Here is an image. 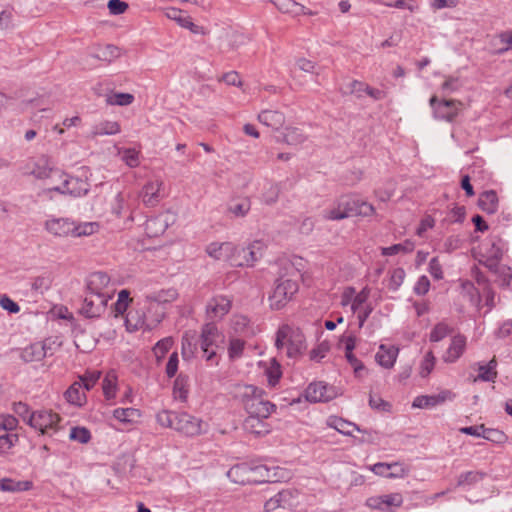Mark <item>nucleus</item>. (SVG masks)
<instances>
[{"label": "nucleus", "instance_id": "obj_53", "mask_svg": "<svg viewBox=\"0 0 512 512\" xmlns=\"http://www.w3.org/2000/svg\"><path fill=\"white\" fill-rule=\"evenodd\" d=\"M69 437L71 440L86 444L91 440V432L85 427L76 426L71 429Z\"/></svg>", "mask_w": 512, "mask_h": 512}, {"label": "nucleus", "instance_id": "obj_26", "mask_svg": "<svg viewBox=\"0 0 512 512\" xmlns=\"http://www.w3.org/2000/svg\"><path fill=\"white\" fill-rule=\"evenodd\" d=\"M258 120L260 123L273 130H279L285 123V116L278 110L266 109L258 114Z\"/></svg>", "mask_w": 512, "mask_h": 512}, {"label": "nucleus", "instance_id": "obj_27", "mask_svg": "<svg viewBox=\"0 0 512 512\" xmlns=\"http://www.w3.org/2000/svg\"><path fill=\"white\" fill-rule=\"evenodd\" d=\"M168 228V221L164 215H157L147 219L145 233L148 237H159Z\"/></svg>", "mask_w": 512, "mask_h": 512}, {"label": "nucleus", "instance_id": "obj_35", "mask_svg": "<svg viewBox=\"0 0 512 512\" xmlns=\"http://www.w3.org/2000/svg\"><path fill=\"white\" fill-rule=\"evenodd\" d=\"M189 378L183 374H179L173 385V396L175 400L186 402L188 398Z\"/></svg>", "mask_w": 512, "mask_h": 512}, {"label": "nucleus", "instance_id": "obj_40", "mask_svg": "<svg viewBox=\"0 0 512 512\" xmlns=\"http://www.w3.org/2000/svg\"><path fill=\"white\" fill-rule=\"evenodd\" d=\"M92 56L98 60L110 63L120 56V50L115 45L107 44L106 46L99 48L98 52Z\"/></svg>", "mask_w": 512, "mask_h": 512}, {"label": "nucleus", "instance_id": "obj_60", "mask_svg": "<svg viewBox=\"0 0 512 512\" xmlns=\"http://www.w3.org/2000/svg\"><path fill=\"white\" fill-rule=\"evenodd\" d=\"M244 346L245 342L243 340L238 338L231 339L228 348L229 357L232 359L241 357L244 351Z\"/></svg>", "mask_w": 512, "mask_h": 512}, {"label": "nucleus", "instance_id": "obj_36", "mask_svg": "<svg viewBox=\"0 0 512 512\" xmlns=\"http://www.w3.org/2000/svg\"><path fill=\"white\" fill-rule=\"evenodd\" d=\"M273 4L282 13L291 14L294 17L300 16L304 6L295 0H272Z\"/></svg>", "mask_w": 512, "mask_h": 512}, {"label": "nucleus", "instance_id": "obj_20", "mask_svg": "<svg viewBox=\"0 0 512 512\" xmlns=\"http://www.w3.org/2000/svg\"><path fill=\"white\" fill-rule=\"evenodd\" d=\"M231 306V299L223 295H217L208 301L206 312L211 319L222 318L229 313Z\"/></svg>", "mask_w": 512, "mask_h": 512}, {"label": "nucleus", "instance_id": "obj_17", "mask_svg": "<svg viewBox=\"0 0 512 512\" xmlns=\"http://www.w3.org/2000/svg\"><path fill=\"white\" fill-rule=\"evenodd\" d=\"M455 398V394L450 390H443L436 395H420L417 396L412 406L414 408L427 409L433 408L437 405L443 404L446 401H451Z\"/></svg>", "mask_w": 512, "mask_h": 512}, {"label": "nucleus", "instance_id": "obj_37", "mask_svg": "<svg viewBox=\"0 0 512 512\" xmlns=\"http://www.w3.org/2000/svg\"><path fill=\"white\" fill-rule=\"evenodd\" d=\"M113 416L120 422L134 423L141 417V412L136 408H117L113 411Z\"/></svg>", "mask_w": 512, "mask_h": 512}, {"label": "nucleus", "instance_id": "obj_18", "mask_svg": "<svg viewBox=\"0 0 512 512\" xmlns=\"http://www.w3.org/2000/svg\"><path fill=\"white\" fill-rule=\"evenodd\" d=\"M264 245L261 241H254L245 248H239L236 257L241 263V266L251 267L254 263L262 257Z\"/></svg>", "mask_w": 512, "mask_h": 512}, {"label": "nucleus", "instance_id": "obj_1", "mask_svg": "<svg viewBox=\"0 0 512 512\" xmlns=\"http://www.w3.org/2000/svg\"><path fill=\"white\" fill-rule=\"evenodd\" d=\"M175 289L161 290L151 297L148 311L140 313L139 311H130L126 317V326L129 331L138 329L152 330L163 319L164 312L158 311L160 303L172 302L177 298Z\"/></svg>", "mask_w": 512, "mask_h": 512}, {"label": "nucleus", "instance_id": "obj_13", "mask_svg": "<svg viewBox=\"0 0 512 512\" xmlns=\"http://www.w3.org/2000/svg\"><path fill=\"white\" fill-rule=\"evenodd\" d=\"M110 298V295H97L88 292L82 301L79 313L86 318L100 317Z\"/></svg>", "mask_w": 512, "mask_h": 512}, {"label": "nucleus", "instance_id": "obj_63", "mask_svg": "<svg viewBox=\"0 0 512 512\" xmlns=\"http://www.w3.org/2000/svg\"><path fill=\"white\" fill-rule=\"evenodd\" d=\"M178 354L177 352H173L168 359V362L166 364L165 372L168 378H172L176 375L178 371Z\"/></svg>", "mask_w": 512, "mask_h": 512}, {"label": "nucleus", "instance_id": "obj_31", "mask_svg": "<svg viewBox=\"0 0 512 512\" xmlns=\"http://www.w3.org/2000/svg\"><path fill=\"white\" fill-rule=\"evenodd\" d=\"M43 347L44 346H42L41 342L32 343L21 351L20 357L27 363L41 361L45 358V351Z\"/></svg>", "mask_w": 512, "mask_h": 512}, {"label": "nucleus", "instance_id": "obj_8", "mask_svg": "<svg viewBox=\"0 0 512 512\" xmlns=\"http://www.w3.org/2000/svg\"><path fill=\"white\" fill-rule=\"evenodd\" d=\"M90 190V184L86 179H82L76 176L66 177L61 185L53 186L47 189H43L39 196L45 199H52V192H58L64 195H70L73 197L85 196Z\"/></svg>", "mask_w": 512, "mask_h": 512}, {"label": "nucleus", "instance_id": "obj_55", "mask_svg": "<svg viewBox=\"0 0 512 512\" xmlns=\"http://www.w3.org/2000/svg\"><path fill=\"white\" fill-rule=\"evenodd\" d=\"M405 275V270L401 267H397L391 270L389 289L396 291L402 285Z\"/></svg>", "mask_w": 512, "mask_h": 512}, {"label": "nucleus", "instance_id": "obj_25", "mask_svg": "<svg viewBox=\"0 0 512 512\" xmlns=\"http://www.w3.org/2000/svg\"><path fill=\"white\" fill-rule=\"evenodd\" d=\"M466 348V337L462 334H457L451 339L450 346L448 347L444 356V361L447 363L456 362L464 353Z\"/></svg>", "mask_w": 512, "mask_h": 512}, {"label": "nucleus", "instance_id": "obj_10", "mask_svg": "<svg viewBox=\"0 0 512 512\" xmlns=\"http://www.w3.org/2000/svg\"><path fill=\"white\" fill-rule=\"evenodd\" d=\"M221 338V334L215 323H206L201 329L198 338L203 357L210 365L218 364V356L216 353L217 341Z\"/></svg>", "mask_w": 512, "mask_h": 512}, {"label": "nucleus", "instance_id": "obj_52", "mask_svg": "<svg viewBox=\"0 0 512 512\" xmlns=\"http://www.w3.org/2000/svg\"><path fill=\"white\" fill-rule=\"evenodd\" d=\"M52 285V277L50 274H43L40 276H37L33 279L32 282V289L34 291L43 293L44 291H47Z\"/></svg>", "mask_w": 512, "mask_h": 512}, {"label": "nucleus", "instance_id": "obj_3", "mask_svg": "<svg viewBox=\"0 0 512 512\" xmlns=\"http://www.w3.org/2000/svg\"><path fill=\"white\" fill-rule=\"evenodd\" d=\"M236 397L248 415L269 417L276 410V405L266 398L265 391L254 385H239Z\"/></svg>", "mask_w": 512, "mask_h": 512}, {"label": "nucleus", "instance_id": "obj_4", "mask_svg": "<svg viewBox=\"0 0 512 512\" xmlns=\"http://www.w3.org/2000/svg\"><path fill=\"white\" fill-rule=\"evenodd\" d=\"M375 213L372 204L354 195H345L338 199L336 206L326 210L324 218L327 220H342L354 216L369 217Z\"/></svg>", "mask_w": 512, "mask_h": 512}, {"label": "nucleus", "instance_id": "obj_46", "mask_svg": "<svg viewBox=\"0 0 512 512\" xmlns=\"http://www.w3.org/2000/svg\"><path fill=\"white\" fill-rule=\"evenodd\" d=\"M251 209V201L249 198H242L229 205V212L236 217H244Z\"/></svg>", "mask_w": 512, "mask_h": 512}, {"label": "nucleus", "instance_id": "obj_6", "mask_svg": "<svg viewBox=\"0 0 512 512\" xmlns=\"http://www.w3.org/2000/svg\"><path fill=\"white\" fill-rule=\"evenodd\" d=\"M275 346L279 353L296 358L305 348V336L299 328L284 324L276 332Z\"/></svg>", "mask_w": 512, "mask_h": 512}, {"label": "nucleus", "instance_id": "obj_49", "mask_svg": "<svg viewBox=\"0 0 512 512\" xmlns=\"http://www.w3.org/2000/svg\"><path fill=\"white\" fill-rule=\"evenodd\" d=\"M119 154L121 155V159L128 165L130 168H135L139 166L140 159L139 154L140 152L136 150L135 148H123L119 151Z\"/></svg>", "mask_w": 512, "mask_h": 512}, {"label": "nucleus", "instance_id": "obj_30", "mask_svg": "<svg viewBox=\"0 0 512 512\" xmlns=\"http://www.w3.org/2000/svg\"><path fill=\"white\" fill-rule=\"evenodd\" d=\"M232 328L235 333L244 337H252L255 335V329L250 319L245 315H235L232 319Z\"/></svg>", "mask_w": 512, "mask_h": 512}, {"label": "nucleus", "instance_id": "obj_14", "mask_svg": "<svg viewBox=\"0 0 512 512\" xmlns=\"http://www.w3.org/2000/svg\"><path fill=\"white\" fill-rule=\"evenodd\" d=\"M429 103L436 119L452 122L458 115L457 104H460V102L456 100L450 99L439 102L436 96H432Z\"/></svg>", "mask_w": 512, "mask_h": 512}, {"label": "nucleus", "instance_id": "obj_38", "mask_svg": "<svg viewBox=\"0 0 512 512\" xmlns=\"http://www.w3.org/2000/svg\"><path fill=\"white\" fill-rule=\"evenodd\" d=\"M120 125L116 121H103L93 127V136L115 135L120 132Z\"/></svg>", "mask_w": 512, "mask_h": 512}, {"label": "nucleus", "instance_id": "obj_32", "mask_svg": "<svg viewBox=\"0 0 512 512\" xmlns=\"http://www.w3.org/2000/svg\"><path fill=\"white\" fill-rule=\"evenodd\" d=\"M486 474L480 471H467L461 473L457 478L456 487L469 489L482 481Z\"/></svg>", "mask_w": 512, "mask_h": 512}, {"label": "nucleus", "instance_id": "obj_15", "mask_svg": "<svg viewBox=\"0 0 512 512\" xmlns=\"http://www.w3.org/2000/svg\"><path fill=\"white\" fill-rule=\"evenodd\" d=\"M337 393L333 386L322 381L310 383L305 390V398L312 403L328 402L336 397Z\"/></svg>", "mask_w": 512, "mask_h": 512}, {"label": "nucleus", "instance_id": "obj_54", "mask_svg": "<svg viewBox=\"0 0 512 512\" xmlns=\"http://www.w3.org/2000/svg\"><path fill=\"white\" fill-rule=\"evenodd\" d=\"M100 371H86L82 376L79 377L80 383L85 390H91L100 379Z\"/></svg>", "mask_w": 512, "mask_h": 512}, {"label": "nucleus", "instance_id": "obj_56", "mask_svg": "<svg viewBox=\"0 0 512 512\" xmlns=\"http://www.w3.org/2000/svg\"><path fill=\"white\" fill-rule=\"evenodd\" d=\"M482 438L491 441L496 444L504 443L506 440V435L498 430V429H492V428H485L483 432H481Z\"/></svg>", "mask_w": 512, "mask_h": 512}, {"label": "nucleus", "instance_id": "obj_22", "mask_svg": "<svg viewBox=\"0 0 512 512\" xmlns=\"http://www.w3.org/2000/svg\"><path fill=\"white\" fill-rule=\"evenodd\" d=\"M166 15L169 19L176 21L181 27L189 29L194 34H205L204 28L193 23L192 18L181 9L170 8Z\"/></svg>", "mask_w": 512, "mask_h": 512}, {"label": "nucleus", "instance_id": "obj_16", "mask_svg": "<svg viewBox=\"0 0 512 512\" xmlns=\"http://www.w3.org/2000/svg\"><path fill=\"white\" fill-rule=\"evenodd\" d=\"M403 504V496L400 493H390L380 496H373L367 499L366 505L371 509L383 512L393 511Z\"/></svg>", "mask_w": 512, "mask_h": 512}, {"label": "nucleus", "instance_id": "obj_9", "mask_svg": "<svg viewBox=\"0 0 512 512\" xmlns=\"http://www.w3.org/2000/svg\"><path fill=\"white\" fill-rule=\"evenodd\" d=\"M298 282L292 279L280 278L275 282L272 293L268 297L270 308L280 310L298 292Z\"/></svg>", "mask_w": 512, "mask_h": 512}, {"label": "nucleus", "instance_id": "obj_58", "mask_svg": "<svg viewBox=\"0 0 512 512\" xmlns=\"http://www.w3.org/2000/svg\"><path fill=\"white\" fill-rule=\"evenodd\" d=\"M434 365H435V357L432 352H428L424 356V358L421 362L420 372H419L420 376L422 378H426L432 372Z\"/></svg>", "mask_w": 512, "mask_h": 512}, {"label": "nucleus", "instance_id": "obj_62", "mask_svg": "<svg viewBox=\"0 0 512 512\" xmlns=\"http://www.w3.org/2000/svg\"><path fill=\"white\" fill-rule=\"evenodd\" d=\"M280 194V187L277 184H270L269 188L263 194L262 199L265 204L272 205L277 202Z\"/></svg>", "mask_w": 512, "mask_h": 512}, {"label": "nucleus", "instance_id": "obj_21", "mask_svg": "<svg viewBox=\"0 0 512 512\" xmlns=\"http://www.w3.org/2000/svg\"><path fill=\"white\" fill-rule=\"evenodd\" d=\"M32 167L29 168V172L36 178L45 179L51 176V174H60L59 170L53 168L51 159L46 155H40L32 161Z\"/></svg>", "mask_w": 512, "mask_h": 512}, {"label": "nucleus", "instance_id": "obj_44", "mask_svg": "<svg viewBox=\"0 0 512 512\" xmlns=\"http://www.w3.org/2000/svg\"><path fill=\"white\" fill-rule=\"evenodd\" d=\"M329 425L331 427L335 428L338 432H340L344 435H347V436L352 435L353 431L350 428H352L353 430L360 431L359 426H357L356 424L348 422V421H346L342 418H338V417L331 418Z\"/></svg>", "mask_w": 512, "mask_h": 512}, {"label": "nucleus", "instance_id": "obj_39", "mask_svg": "<svg viewBox=\"0 0 512 512\" xmlns=\"http://www.w3.org/2000/svg\"><path fill=\"white\" fill-rule=\"evenodd\" d=\"M454 328L450 326L448 323L442 321L437 323L430 332L429 340L431 342H439L443 340L448 335L452 334Z\"/></svg>", "mask_w": 512, "mask_h": 512}, {"label": "nucleus", "instance_id": "obj_33", "mask_svg": "<svg viewBox=\"0 0 512 512\" xmlns=\"http://www.w3.org/2000/svg\"><path fill=\"white\" fill-rule=\"evenodd\" d=\"M32 481H17L11 478H3L0 480V491L4 492H23L32 489Z\"/></svg>", "mask_w": 512, "mask_h": 512}, {"label": "nucleus", "instance_id": "obj_42", "mask_svg": "<svg viewBox=\"0 0 512 512\" xmlns=\"http://www.w3.org/2000/svg\"><path fill=\"white\" fill-rule=\"evenodd\" d=\"M414 248V242L411 240H405L403 243H398L389 247L382 248L381 254L383 256H392L398 253H410L414 250Z\"/></svg>", "mask_w": 512, "mask_h": 512}, {"label": "nucleus", "instance_id": "obj_24", "mask_svg": "<svg viewBox=\"0 0 512 512\" xmlns=\"http://www.w3.org/2000/svg\"><path fill=\"white\" fill-rule=\"evenodd\" d=\"M269 417H257L255 415H248L243 422L244 430L248 433L255 435H266L270 432V426L266 422Z\"/></svg>", "mask_w": 512, "mask_h": 512}, {"label": "nucleus", "instance_id": "obj_50", "mask_svg": "<svg viewBox=\"0 0 512 512\" xmlns=\"http://www.w3.org/2000/svg\"><path fill=\"white\" fill-rule=\"evenodd\" d=\"M134 101V95L130 93H114L109 95L106 102L110 105L128 106Z\"/></svg>", "mask_w": 512, "mask_h": 512}, {"label": "nucleus", "instance_id": "obj_12", "mask_svg": "<svg viewBox=\"0 0 512 512\" xmlns=\"http://www.w3.org/2000/svg\"><path fill=\"white\" fill-rule=\"evenodd\" d=\"M239 252V247L231 242H212L207 245L206 253L215 260H222L229 262L232 266L239 267L238 258L236 253Z\"/></svg>", "mask_w": 512, "mask_h": 512}, {"label": "nucleus", "instance_id": "obj_45", "mask_svg": "<svg viewBox=\"0 0 512 512\" xmlns=\"http://www.w3.org/2000/svg\"><path fill=\"white\" fill-rule=\"evenodd\" d=\"M290 493L288 491H280L275 494L273 497L268 499L264 504V509L266 512H272L278 507H281L286 503L289 499Z\"/></svg>", "mask_w": 512, "mask_h": 512}, {"label": "nucleus", "instance_id": "obj_2", "mask_svg": "<svg viewBox=\"0 0 512 512\" xmlns=\"http://www.w3.org/2000/svg\"><path fill=\"white\" fill-rule=\"evenodd\" d=\"M44 229L54 237H82L96 233L99 229L97 222H75L68 217H51L44 222Z\"/></svg>", "mask_w": 512, "mask_h": 512}, {"label": "nucleus", "instance_id": "obj_64", "mask_svg": "<svg viewBox=\"0 0 512 512\" xmlns=\"http://www.w3.org/2000/svg\"><path fill=\"white\" fill-rule=\"evenodd\" d=\"M14 412L23 419L27 424H29V418L32 414L29 406L23 402H17L13 405Z\"/></svg>", "mask_w": 512, "mask_h": 512}, {"label": "nucleus", "instance_id": "obj_57", "mask_svg": "<svg viewBox=\"0 0 512 512\" xmlns=\"http://www.w3.org/2000/svg\"><path fill=\"white\" fill-rule=\"evenodd\" d=\"M330 350L328 341H323L310 351V359L312 361L320 362Z\"/></svg>", "mask_w": 512, "mask_h": 512}, {"label": "nucleus", "instance_id": "obj_47", "mask_svg": "<svg viewBox=\"0 0 512 512\" xmlns=\"http://www.w3.org/2000/svg\"><path fill=\"white\" fill-rule=\"evenodd\" d=\"M378 2L387 7L407 9L410 12H415L419 8L416 0H378Z\"/></svg>", "mask_w": 512, "mask_h": 512}, {"label": "nucleus", "instance_id": "obj_19", "mask_svg": "<svg viewBox=\"0 0 512 512\" xmlns=\"http://www.w3.org/2000/svg\"><path fill=\"white\" fill-rule=\"evenodd\" d=\"M162 185L163 182L156 179L147 182L142 187L139 196L142 199L144 205L147 207H154L160 202L163 197L160 193Z\"/></svg>", "mask_w": 512, "mask_h": 512}, {"label": "nucleus", "instance_id": "obj_48", "mask_svg": "<svg viewBox=\"0 0 512 512\" xmlns=\"http://www.w3.org/2000/svg\"><path fill=\"white\" fill-rule=\"evenodd\" d=\"M307 139L306 135L299 128H287L284 134V141L288 145H300Z\"/></svg>", "mask_w": 512, "mask_h": 512}, {"label": "nucleus", "instance_id": "obj_29", "mask_svg": "<svg viewBox=\"0 0 512 512\" xmlns=\"http://www.w3.org/2000/svg\"><path fill=\"white\" fill-rule=\"evenodd\" d=\"M479 208L487 214H493L498 209V196L494 190L484 191L478 199Z\"/></svg>", "mask_w": 512, "mask_h": 512}, {"label": "nucleus", "instance_id": "obj_23", "mask_svg": "<svg viewBox=\"0 0 512 512\" xmlns=\"http://www.w3.org/2000/svg\"><path fill=\"white\" fill-rule=\"evenodd\" d=\"M110 283V277L107 273L98 271L90 274L87 281V291L97 295H109L105 289Z\"/></svg>", "mask_w": 512, "mask_h": 512}, {"label": "nucleus", "instance_id": "obj_59", "mask_svg": "<svg viewBox=\"0 0 512 512\" xmlns=\"http://www.w3.org/2000/svg\"><path fill=\"white\" fill-rule=\"evenodd\" d=\"M18 435L13 432H6L0 435V452L5 453L18 441Z\"/></svg>", "mask_w": 512, "mask_h": 512}, {"label": "nucleus", "instance_id": "obj_5", "mask_svg": "<svg viewBox=\"0 0 512 512\" xmlns=\"http://www.w3.org/2000/svg\"><path fill=\"white\" fill-rule=\"evenodd\" d=\"M156 419L161 426L172 428L189 437L202 433V420L186 412L163 410L156 415Z\"/></svg>", "mask_w": 512, "mask_h": 512}, {"label": "nucleus", "instance_id": "obj_11", "mask_svg": "<svg viewBox=\"0 0 512 512\" xmlns=\"http://www.w3.org/2000/svg\"><path fill=\"white\" fill-rule=\"evenodd\" d=\"M61 417L52 410H38L32 412L29 425L40 431L41 435L53 436L60 430Z\"/></svg>", "mask_w": 512, "mask_h": 512}, {"label": "nucleus", "instance_id": "obj_43", "mask_svg": "<svg viewBox=\"0 0 512 512\" xmlns=\"http://www.w3.org/2000/svg\"><path fill=\"white\" fill-rule=\"evenodd\" d=\"M117 377L113 373H108L102 381V390L107 401L115 398L117 390Z\"/></svg>", "mask_w": 512, "mask_h": 512}, {"label": "nucleus", "instance_id": "obj_51", "mask_svg": "<svg viewBox=\"0 0 512 512\" xmlns=\"http://www.w3.org/2000/svg\"><path fill=\"white\" fill-rule=\"evenodd\" d=\"M172 345L173 339L171 337L163 338L155 344V346L153 347V353L158 362L164 358V356L170 350Z\"/></svg>", "mask_w": 512, "mask_h": 512}, {"label": "nucleus", "instance_id": "obj_7", "mask_svg": "<svg viewBox=\"0 0 512 512\" xmlns=\"http://www.w3.org/2000/svg\"><path fill=\"white\" fill-rule=\"evenodd\" d=\"M227 477L241 485L274 481L265 465L251 466L245 462L232 466L227 472Z\"/></svg>", "mask_w": 512, "mask_h": 512}, {"label": "nucleus", "instance_id": "obj_41", "mask_svg": "<svg viewBox=\"0 0 512 512\" xmlns=\"http://www.w3.org/2000/svg\"><path fill=\"white\" fill-rule=\"evenodd\" d=\"M397 352L391 349H384V346H380V350L377 352L375 359L377 363L384 368H391L396 361Z\"/></svg>", "mask_w": 512, "mask_h": 512}, {"label": "nucleus", "instance_id": "obj_28", "mask_svg": "<svg viewBox=\"0 0 512 512\" xmlns=\"http://www.w3.org/2000/svg\"><path fill=\"white\" fill-rule=\"evenodd\" d=\"M199 345L196 333L193 331H186L182 337L181 354L184 360H190L195 356L197 347Z\"/></svg>", "mask_w": 512, "mask_h": 512}, {"label": "nucleus", "instance_id": "obj_61", "mask_svg": "<svg viewBox=\"0 0 512 512\" xmlns=\"http://www.w3.org/2000/svg\"><path fill=\"white\" fill-rule=\"evenodd\" d=\"M266 374L269 385L275 386L282 376L280 365L274 360L272 365L267 369Z\"/></svg>", "mask_w": 512, "mask_h": 512}, {"label": "nucleus", "instance_id": "obj_34", "mask_svg": "<svg viewBox=\"0 0 512 512\" xmlns=\"http://www.w3.org/2000/svg\"><path fill=\"white\" fill-rule=\"evenodd\" d=\"M66 400L73 405L82 406L86 403V395L82 391V384L74 382L64 394Z\"/></svg>", "mask_w": 512, "mask_h": 512}]
</instances>
